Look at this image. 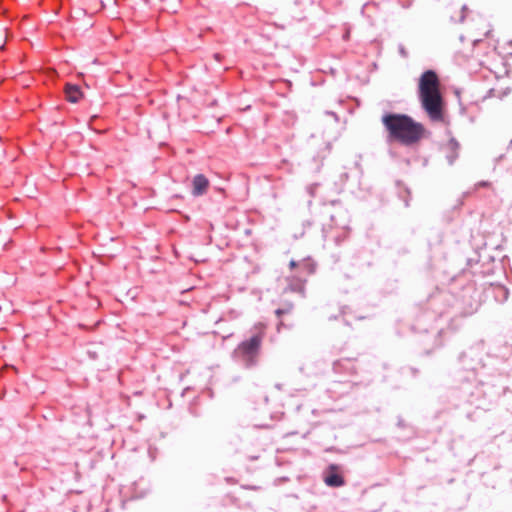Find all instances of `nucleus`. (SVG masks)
<instances>
[{
  "instance_id": "nucleus-1",
  "label": "nucleus",
  "mask_w": 512,
  "mask_h": 512,
  "mask_svg": "<svg viewBox=\"0 0 512 512\" xmlns=\"http://www.w3.org/2000/svg\"><path fill=\"white\" fill-rule=\"evenodd\" d=\"M382 123L387 131L389 142L412 146L426 136L424 125L405 114H386L382 117Z\"/></svg>"
},
{
  "instance_id": "nucleus-2",
  "label": "nucleus",
  "mask_w": 512,
  "mask_h": 512,
  "mask_svg": "<svg viewBox=\"0 0 512 512\" xmlns=\"http://www.w3.org/2000/svg\"><path fill=\"white\" fill-rule=\"evenodd\" d=\"M418 96L423 110L431 121L444 120L445 101L441 92V82L433 70H427L420 76Z\"/></svg>"
},
{
  "instance_id": "nucleus-3",
  "label": "nucleus",
  "mask_w": 512,
  "mask_h": 512,
  "mask_svg": "<svg viewBox=\"0 0 512 512\" xmlns=\"http://www.w3.org/2000/svg\"><path fill=\"white\" fill-rule=\"evenodd\" d=\"M265 335L266 325L262 322L256 323L250 330V336L240 342L233 351L234 359L241 362L246 368L255 366Z\"/></svg>"
},
{
  "instance_id": "nucleus-4",
  "label": "nucleus",
  "mask_w": 512,
  "mask_h": 512,
  "mask_svg": "<svg viewBox=\"0 0 512 512\" xmlns=\"http://www.w3.org/2000/svg\"><path fill=\"white\" fill-rule=\"evenodd\" d=\"M324 482L330 487H341L345 484L341 469L337 465H330L324 473Z\"/></svg>"
},
{
  "instance_id": "nucleus-5",
  "label": "nucleus",
  "mask_w": 512,
  "mask_h": 512,
  "mask_svg": "<svg viewBox=\"0 0 512 512\" xmlns=\"http://www.w3.org/2000/svg\"><path fill=\"white\" fill-rule=\"evenodd\" d=\"M192 194L194 196H201L205 194L209 187V180L202 174H198L192 181Z\"/></svg>"
},
{
  "instance_id": "nucleus-6",
  "label": "nucleus",
  "mask_w": 512,
  "mask_h": 512,
  "mask_svg": "<svg viewBox=\"0 0 512 512\" xmlns=\"http://www.w3.org/2000/svg\"><path fill=\"white\" fill-rule=\"evenodd\" d=\"M65 95L68 101L75 103L81 99L82 92L78 86L67 84L65 86Z\"/></svg>"
},
{
  "instance_id": "nucleus-7",
  "label": "nucleus",
  "mask_w": 512,
  "mask_h": 512,
  "mask_svg": "<svg viewBox=\"0 0 512 512\" xmlns=\"http://www.w3.org/2000/svg\"><path fill=\"white\" fill-rule=\"evenodd\" d=\"M296 267H300L308 275L314 273V270H315L314 264L309 259L303 260L302 262H296V261L292 260L290 262V268L294 269Z\"/></svg>"
},
{
  "instance_id": "nucleus-8",
  "label": "nucleus",
  "mask_w": 512,
  "mask_h": 512,
  "mask_svg": "<svg viewBox=\"0 0 512 512\" xmlns=\"http://www.w3.org/2000/svg\"><path fill=\"white\" fill-rule=\"evenodd\" d=\"M291 289L293 291H298V292H302L303 289H304V281H298L297 284L295 286L291 285Z\"/></svg>"
},
{
  "instance_id": "nucleus-9",
  "label": "nucleus",
  "mask_w": 512,
  "mask_h": 512,
  "mask_svg": "<svg viewBox=\"0 0 512 512\" xmlns=\"http://www.w3.org/2000/svg\"><path fill=\"white\" fill-rule=\"evenodd\" d=\"M450 145H451L453 148H455V149H457V148H458V143H456L455 141H451V142H450Z\"/></svg>"
}]
</instances>
